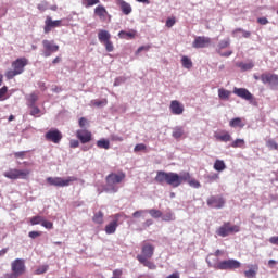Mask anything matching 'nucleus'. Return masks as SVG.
Returning a JSON list of instances; mask_svg holds the SVG:
<instances>
[{
    "instance_id": "nucleus-1",
    "label": "nucleus",
    "mask_w": 278,
    "mask_h": 278,
    "mask_svg": "<svg viewBox=\"0 0 278 278\" xmlns=\"http://www.w3.org/2000/svg\"><path fill=\"white\" fill-rule=\"evenodd\" d=\"M156 184H166L167 186H170L172 188H179V186L184 181H188L189 186L191 188H201V182L197 179H190V173H182L181 175L173 172H163L160 170L156 173L155 176Z\"/></svg>"
},
{
    "instance_id": "nucleus-2",
    "label": "nucleus",
    "mask_w": 278,
    "mask_h": 278,
    "mask_svg": "<svg viewBox=\"0 0 278 278\" xmlns=\"http://www.w3.org/2000/svg\"><path fill=\"white\" fill-rule=\"evenodd\" d=\"M127 175L125 172L111 173L105 177L106 185L104 186V192L109 194H116L118 192V184H123Z\"/></svg>"
},
{
    "instance_id": "nucleus-3",
    "label": "nucleus",
    "mask_w": 278,
    "mask_h": 278,
    "mask_svg": "<svg viewBox=\"0 0 278 278\" xmlns=\"http://www.w3.org/2000/svg\"><path fill=\"white\" fill-rule=\"evenodd\" d=\"M29 64L27 58H18L12 62V68L5 73L7 79H14L16 75H23L25 73V66Z\"/></svg>"
},
{
    "instance_id": "nucleus-4",
    "label": "nucleus",
    "mask_w": 278,
    "mask_h": 278,
    "mask_svg": "<svg viewBox=\"0 0 278 278\" xmlns=\"http://www.w3.org/2000/svg\"><path fill=\"white\" fill-rule=\"evenodd\" d=\"M239 231H240V226L231 225L230 222H225L220 227L216 229L215 233L220 238H227V236L239 233Z\"/></svg>"
},
{
    "instance_id": "nucleus-5",
    "label": "nucleus",
    "mask_w": 278,
    "mask_h": 278,
    "mask_svg": "<svg viewBox=\"0 0 278 278\" xmlns=\"http://www.w3.org/2000/svg\"><path fill=\"white\" fill-rule=\"evenodd\" d=\"M98 39L101 45L105 47L108 53H112L114 51V43L112 42V35L110 31L105 29H101L98 31Z\"/></svg>"
},
{
    "instance_id": "nucleus-6",
    "label": "nucleus",
    "mask_w": 278,
    "mask_h": 278,
    "mask_svg": "<svg viewBox=\"0 0 278 278\" xmlns=\"http://www.w3.org/2000/svg\"><path fill=\"white\" fill-rule=\"evenodd\" d=\"M242 264L233 258L222 261L213 266L216 270H236L240 268Z\"/></svg>"
},
{
    "instance_id": "nucleus-7",
    "label": "nucleus",
    "mask_w": 278,
    "mask_h": 278,
    "mask_svg": "<svg viewBox=\"0 0 278 278\" xmlns=\"http://www.w3.org/2000/svg\"><path fill=\"white\" fill-rule=\"evenodd\" d=\"M73 181H77V177L75 176H68L66 179H63L62 177H48L47 184L50 186H56L59 188H64L66 186H71Z\"/></svg>"
},
{
    "instance_id": "nucleus-8",
    "label": "nucleus",
    "mask_w": 278,
    "mask_h": 278,
    "mask_svg": "<svg viewBox=\"0 0 278 278\" xmlns=\"http://www.w3.org/2000/svg\"><path fill=\"white\" fill-rule=\"evenodd\" d=\"M31 172L28 169H9L7 172H4V177H7V179H27V177H29V174Z\"/></svg>"
},
{
    "instance_id": "nucleus-9",
    "label": "nucleus",
    "mask_w": 278,
    "mask_h": 278,
    "mask_svg": "<svg viewBox=\"0 0 278 278\" xmlns=\"http://www.w3.org/2000/svg\"><path fill=\"white\" fill-rule=\"evenodd\" d=\"M42 46H43V58H51V55H53V53H58V51H60V46L54 45V41H50L45 39L42 41Z\"/></svg>"
},
{
    "instance_id": "nucleus-10",
    "label": "nucleus",
    "mask_w": 278,
    "mask_h": 278,
    "mask_svg": "<svg viewBox=\"0 0 278 278\" xmlns=\"http://www.w3.org/2000/svg\"><path fill=\"white\" fill-rule=\"evenodd\" d=\"M11 270L12 273L17 274L18 277L25 275L27 267H25V260L16 258L11 263Z\"/></svg>"
},
{
    "instance_id": "nucleus-11",
    "label": "nucleus",
    "mask_w": 278,
    "mask_h": 278,
    "mask_svg": "<svg viewBox=\"0 0 278 278\" xmlns=\"http://www.w3.org/2000/svg\"><path fill=\"white\" fill-rule=\"evenodd\" d=\"M206 203L208 207H214L215 210H220L225 207V198L220 195H211Z\"/></svg>"
},
{
    "instance_id": "nucleus-12",
    "label": "nucleus",
    "mask_w": 278,
    "mask_h": 278,
    "mask_svg": "<svg viewBox=\"0 0 278 278\" xmlns=\"http://www.w3.org/2000/svg\"><path fill=\"white\" fill-rule=\"evenodd\" d=\"M210 45H212V39L205 36L195 37L192 42L193 49H205L206 47H210Z\"/></svg>"
},
{
    "instance_id": "nucleus-13",
    "label": "nucleus",
    "mask_w": 278,
    "mask_h": 278,
    "mask_svg": "<svg viewBox=\"0 0 278 278\" xmlns=\"http://www.w3.org/2000/svg\"><path fill=\"white\" fill-rule=\"evenodd\" d=\"M45 138L48 140V142L60 144L62 141V132L58 129H50L48 132H46Z\"/></svg>"
},
{
    "instance_id": "nucleus-14",
    "label": "nucleus",
    "mask_w": 278,
    "mask_h": 278,
    "mask_svg": "<svg viewBox=\"0 0 278 278\" xmlns=\"http://www.w3.org/2000/svg\"><path fill=\"white\" fill-rule=\"evenodd\" d=\"M155 253V245L151 243H146L141 248V254H138L137 257H143V260H151Z\"/></svg>"
},
{
    "instance_id": "nucleus-15",
    "label": "nucleus",
    "mask_w": 278,
    "mask_h": 278,
    "mask_svg": "<svg viewBox=\"0 0 278 278\" xmlns=\"http://www.w3.org/2000/svg\"><path fill=\"white\" fill-rule=\"evenodd\" d=\"M76 138L81 142V144H88L92 141V132L88 129H78L76 131Z\"/></svg>"
},
{
    "instance_id": "nucleus-16",
    "label": "nucleus",
    "mask_w": 278,
    "mask_h": 278,
    "mask_svg": "<svg viewBox=\"0 0 278 278\" xmlns=\"http://www.w3.org/2000/svg\"><path fill=\"white\" fill-rule=\"evenodd\" d=\"M261 81H262V84H269V86H271V88H275V86H278V75L270 74V73L262 74Z\"/></svg>"
},
{
    "instance_id": "nucleus-17",
    "label": "nucleus",
    "mask_w": 278,
    "mask_h": 278,
    "mask_svg": "<svg viewBox=\"0 0 278 278\" xmlns=\"http://www.w3.org/2000/svg\"><path fill=\"white\" fill-rule=\"evenodd\" d=\"M55 27H62V20L53 21L50 16H47L45 21V27H43L45 34H49L51 29Z\"/></svg>"
},
{
    "instance_id": "nucleus-18",
    "label": "nucleus",
    "mask_w": 278,
    "mask_h": 278,
    "mask_svg": "<svg viewBox=\"0 0 278 278\" xmlns=\"http://www.w3.org/2000/svg\"><path fill=\"white\" fill-rule=\"evenodd\" d=\"M233 94L240 97V99H244V101H253V93L249 91L247 88H233Z\"/></svg>"
},
{
    "instance_id": "nucleus-19",
    "label": "nucleus",
    "mask_w": 278,
    "mask_h": 278,
    "mask_svg": "<svg viewBox=\"0 0 278 278\" xmlns=\"http://www.w3.org/2000/svg\"><path fill=\"white\" fill-rule=\"evenodd\" d=\"M114 220L108 224L104 228V231L108 236H112V233H116V229H118V218H121V214L114 215Z\"/></svg>"
},
{
    "instance_id": "nucleus-20",
    "label": "nucleus",
    "mask_w": 278,
    "mask_h": 278,
    "mask_svg": "<svg viewBox=\"0 0 278 278\" xmlns=\"http://www.w3.org/2000/svg\"><path fill=\"white\" fill-rule=\"evenodd\" d=\"M169 110H170L172 114L179 116V115L184 114V104H181L177 100H173L170 102Z\"/></svg>"
},
{
    "instance_id": "nucleus-21",
    "label": "nucleus",
    "mask_w": 278,
    "mask_h": 278,
    "mask_svg": "<svg viewBox=\"0 0 278 278\" xmlns=\"http://www.w3.org/2000/svg\"><path fill=\"white\" fill-rule=\"evenodd\" d=\"M94 15L100 18V21H106L108 18V9L103 4H99L94 8Z\"/></svg>"
},
{
    "instance_id": "nucleus-22",
    "label": "nucleus",
    "mask_w": 278,
    "mask_h": 278,
    "mask_svg": "<svg viewBox=\"0 0 278 278\" xmlns=\"http://www.w3.org/2000/svg\"><path fill=\"white\" fill-rule=\"evenodd\" d=\"M137 260L139 263L142 264L146 268H149V270H155L157 268V265L151 261V258H144V256H137Z\"/></svg>"
},
{
    "instance_id": "nucleus-23",
    "label": "nucleus",
    "mask_w": 278,
    "mask_h": 278,
    "mask_svg": "<svg viewBox=\"0 0 278 278\" xmlns=\"http://www.w3.org/2000/svg\"><path fill=\"white\" fill-rule=\"evenodd\" d=\"M137 34L138 33L135 29H131L129 31L121 30L118 33V38H121L122 40H134Z\"/></svg>"
},
{
    "instance_id": "nucleus-24",
    "label": "nucleus",
    "mask_w": 278,
    "mask_h": 278,
    "mask_svg": "<svg viewBox=\"0 0 278 278\" xmlns=\"http://www.w3.org/2000/svg\"><path fill=\"white\" fill-rule=\"evenodd\" d=\"M117 4L119 5L123 14H125L126 16H129V13L132 12L131 4H129L125 0H117Z\"/></svg>"
},
{
    "instance_id": "nucleus-25",
    "label": "nucleus",
    "mask_w": 278,
    "mask_h": 278,
    "mask_svg": "<svg viewBox=\"0 0 278 278\" xmlns=\"http://www.w3.org/2000/svg\"><path fill=\"white\" fill-rule=\"evenodd\" d=\"M245 125L247 123H244V119L241 117H235L229 122V127H232L235 129L237 127H239V129H244Z\"/></svg>"
},
{
    "instance_id": "nucleus-26",
    "label": "nucleus",
    "mask_w": 278,
    "mask_h": 278,
    "mask_svg": "<svg viewBox=\"0 0 278 278\" xmlns=\"http://www.w3.org/2000/svg\"><path fill=\"white\" fill-rule=\"evenodd\" d=\"M258 270H260V266L251 265V268L249 270L244 271V277H247V278H255V277H257V271Z\"/></svg>"
},
{
    "instance_id": "nucleus-27",
    "label": "nucleus",
    "mask_w": 278,
    "mask_h": 278,
    "mask_svg": "<svg viewBox=\"0 0 278 278\" xmlns=\"http://www.w3.org/2000/svg\"><path fill=\"white\" fill-rule=\"evenodd\" d=\"M218 97H219V99H222V101H228V99L231 97V91H229L225 88H219Z\"/></svg>"
},
{
    "instance_id": "nucleus-28",
    "label": "nucleus",
    "mask_w": 278,
    "mask_h": 278,
    "mask_svg": "<svg viewBox=\"0 0 278 278\" xmlns=\"http://www.w3.org/2000/svg\"><path fill=\"white\" fill-rule=\"evenodd\" d=\"M213 168H214V170H217L218 173H223V170H225V168H227V165H225V161L216 160Z\"/></svg>"
},
{
    "instance_id": "nucleus-29",
    "label": "nucleus",
    "mask_w": 278,
    "mask_h": 278,
    "mask_svg": "<svg viewBox=\"0 0 278 278\" xmlns=\"http://www.w3.org/2000/svg\"><path fill=\"white\" fill-rule=\"evenodd\" d=\"M185 131H184V127L181 126H177L173 129V138H175V140H179V138H181L184 136Z\"/></svg>"
},
{
    "instance_id": "nucleus-30",
    "label": "nucleus",
    "mask_w": 278,
    "mask_h": 278,
    "mask_svg": "<svg viewBox=\"0 0 278 278\" xmlns=\"http://www.w3.org/2000/svg\"><path fill=\"white\" fill-rule=\"evenodd\" d=\"M238 34H242L243 38H251V31L244 30L242 28L232 30L233 38H238Z\"/></svg>"
},
{
    "instance_id": "nucleus-31",
    "label": "nucleus",
    "mask_w": 278,
    "mask_h": 278,
    "mask_svg": "<svg viewBox=\"0 0 278 278\" xmlns=\"http://www.w3.org/2000/svg\"><path fill=\"white\" fill-rule=\"evenodd\" d=\"M161 218H162V220H164L165 223H170V222H173V220L176 219L175 213H173V211H167V212H165V214L162 215Z\"/></svg>"
},
{
    "instance_id": "nucleus-32",
    "label": "nucleus",
    "mask_w": 278,
    "mask_h": 278,
    "mask_svg": "<svg viewBox=\"0 0 278 278\" xmlns=\"http://www.w3.org/2000/svg\"><path fill=\"white\" fill-rule=\"evenodd\" d=\"M216 140L219 142H231V135L229 132H225L224 135H215Z\"/></svg>"
},
{
    "instance_id": "nucleus-33",
    "label": "nucleus",
    "mask_w": 278,
    "mask_h": 278,
    "mask_svg": "<svg viewBox=\"0 0 278 278\" xmlns=\"http://www.w3.org/2000/svg\"><path fill=\"white\" fill-rule=\"evenodd\" d=\"M103 212L99 211L98 213H94L92 220L96 223V225H103Z\"/></svg>"
},
{
    "instance_id": "nucleus-34",
    "label": "nucleus",
    "mask_w": 278,
    "mask_h": 278,
    "mask_svg": "<svg viewBox=\"0 0 278 278\" xmlns=\"http://www.w3.org/2000/svg\"><path fill=\"white\" fill-rule=\"evenodd\" d=\"M146 212H148V214H150L152 218H162L163 216L162 211L157 208H150V210H147Z\"/></svg>"
},
{
    "instance_id": "nucleus-35",
    "label": "nucleus",
    "mask_w": 278,
    "mask_h": 278,
    "mask_svg": "<svg viewBox=\"0 0 278 278\" xmlns=\"http://www.w3.org/2000/svg\"><path fill=\"white\" fill-rule=\"evenodd\" d=\"M181 64H182V67L187 68L188 71H190V68H192V60L188 56L181 58Z\"/></svg>"
},
{
    "instance_id": "nucleus-36",
    "label": "nucleus",
    "mask_w": 278,
    "mask_h": 278,
    "mask_svg": "<svg viewBox=\"0 0 278 278\" xmlns=\"http://www.w3.org/2000/svg\"><path fill=\"white\" fill-rule=\"evenodd\" d=\"M98 149H110V140L108 139H100L97 141Z\"/></svg>"
},
{
    "instance_id": "nucleus-37",
    "label": "nucleus",
    "mask_w": 278,
    "mask_h": 278,
    "mask_svg": "<svg viewBox=\"0 0 278 278\" xmlns=\"http://www.w3.org/2000/svg\"><path fill=\"white\" fill-rule=\"evenodd\" d=\"M266 147L269 148L270 151H278V143L275 139H268L266 141Z\"/></svg>"
},
{
    "instance_id": "nucleus-38",
    "label": "nucleus",
    "mask_w": 278,
    "mask_h": 278,
    "mask_svg": "<svg viewBox=\"0 0 278 278\" xmlns=\"http://www.w3.org/2000/svg\"><path fill=\"white\" fill-rule=\"evenodd\" d=\"M27 101H28V108L36 105V102L38 101V94H36V93H30V94L28 96Z\"/></svg>"
},
{
    "instance_id": "nucleus-39",
    "label": "nucleus",
    "mask_w": 278,
    "mask_h": 278,
    "mask_svg": "<svg viewBox=\"0 0 278 278\" xmlns=\"http://www.w3.org/2000/svg\"><path fill=\"white\" fill-rule=\"evenodd\" d=\"M230 147H232V149H242V147H244V139H236L235 141H232Z\"/></svg>"
},
{
    "instance_id": "nucleus-40",
    "label": "nucleus",
    "mask_w": 278,
    "mask_h": 278,
    "mask_svg": "<svg viewBox=\"0 0 278 278\" xmlns=\"http://www.w3.org/2000/svg\"><path fill=\"white\" fill-rule=\"evenodd\" d=\"M92 105H94L96 108H103L105 105H108V99H102V100H93L91 101Z\"/></svg>"
},
{
    "instance_id": "nucleus-41",
    "label": "nucleus",
    "mask_w": 278,
    "mask_h": 278,
    "mask_svg": "<svg viewBox=\"0 0 278 278\" xmlns=\"http://www.w3.org/2000/svg\"><path fill=\"white\" fill-rule=\"evenodd\" d=\"M29 108H31V110H30V116H35V118H38V117H40V108H38V106H36V104L35 105H33V106H29Z\"/></svg>"
},
{
    "instance_id": "nucleus-42",
    "label": "nucleus",
    "mask_w": 278,
    "mask_h": 278,
    "mask_svg": "<svg viewBox=\"0 0 278 278\" xmlns=\"http://www.w3.org/2000/svg\"><path fill=\"white\" fill-rule=\"evenodd\" d=\"M98 3H100V0H83L85 8H92V5H98Z\"/></svg>"
},
{
    "instance_id": "nucleus-43",
    "label": "nucleus",
    "mask_w": 278,
    "mask_h": 278,
    "mask_svg": "<svg viewBox=\"0 0 278 278\" xmlns=\"http://www.w3.org/2000/svg\"><path fill=\"white\" fill-rule=\"evenodd\" d=\"M254 66L253 62L239 64V68H241V71H251Z\"/></svg>"
},
{
    "instance_id": "nucleus-44",
    "label": "nucleus",
    "mask_w": 278,
    "mask_h": 278,
    "mask_svg": "<svg viewBox=\"0 0 278 278\" xmlns=\"http://www.w3.org/2000/svg\"><path fill=\"white\" fill-rule=\"evenodd\" d=\"M229 45H230L229 39H224V40L219 41V43L217 46L218 47V51H220L223 49H227V47H229Z\"/></svg>"
},
{
    "instance_id": "nucleus-45",
    "label": "nucleus",
    "mask_w": 278,
    "mask_h": 278,
    "mask_svg": "<svg viewBox=\"0 0 278 278\" xmlns=\"http://www.w3.org/2000/svg\"><path fill=\"white\" fill-rule=\"evenodd\" d=\"M37 9L40 11V12H46V10H49V2H47L46 0H43L41 3H39L37 5Z\"/></svg>"
},
{
    "instance_id": "nucleus-46",
    "label": "nucleus",
    "mask_w": 278,
    "mask_h": 278,
    "mask_svg": "<svg viewBox=\"0 0 278 278\" xmlns=\"http://www.w3.org/2000/svg\"><path fill=\"white\" fill-rule=\"evenodd\" d=\"M42 216H34L30 218V225H42Z\"/></svg>"
},
{
    "instance_id": "nucleus-47",
    "label": "nucleus",
    "mask_w": 278,
    "mask_h": 278,
    "mask_svg": "<svg viewBox=\"0 0 278 278\" xmlns=\"http://www.w3.org/2000/svg\"><path fill=\"white\" fill-rule=\"evenodd\" d=\"M8 94V87L3 86L2 88H0V101H5V99H8V97H5Z\"/></svg>"
},
{
    "instance_id": "nucleus-48",
    "label": "nucleus",
    "mask_w": 278,
    "mask_h": 278,
    "mask_svg": "<svg viewBox=\"0 0 278 278\" xmlns=\"http://www.w3.org/2000/svg\"><path fill=\"white\" fill-rule=\"evenodd\" d=\"M47 270H49V265H43L40 266L36 269V275H45V273H47Z\"/></svg>"
},
{
    "instance_id": "nucleus-49",
    "label": "nucleus",
    "mask_w": 278,
    "mask_h": 278,
    "mask_svg": "<svg viewBox=\"0 0 278 278\" xmlns=\"http://www.w3.org/2000/svg\"><path fill=\"white\" fill-rule=\"evenodd\" d=\"M27 155V151H20L14 153L15 160H25V156Z\"/></svg>"
},
{
    "instance_id": "nucleus-50",
    "label": "nucleus",
    "mask_w": 278,
    "mask_h": 278,
    "mask_svg": "<svg viewBox=\"0 0 278 278\" xmlns=\"http://www.w3.org/2000/svg\"><path fill=\"white\" fill-rule=\"evenodd\" d=\"M135 153H138L140 151H147V146L144 143H138L134 148Z\"/></svg>"
},
{
    "instance_id": "nucleus-51",
    "label": "nucleus",
    "mask_w": 278,
    "mask_h": 278,
    "mask_svg": "<svg viewBox=\"0 0 278 278\" xmlns=\"http://www.w3.org/2000/svg\"><path fill=\"white\" fill-rule=\"evenodd\" d=\"M41 226L45 227L46 229H53V222L42 219Z\"/></svg>"
},
{
    "instance_id": "nucleus-52",
    "label": "nucleus",
    "mask_w": 278,
    "mask_h": 278,
    "mask_svg": "<svg viewBox=\"0 0 278 278\" xmlns=\"http://www.w3.org/2000/svg\"><path fill=\"white\" fill-rule=\"evenodd\" d=\"M149 49H151V46H149V45H148V46H141V47H139V48L137 49L136 55L142 53V51H149Z\"/></svg>"
},
{
    "instance_id": "nucleus-53",
    "label": "nucleus",
    "mask_w": 278,
    "mask_h": 278,
    "mask_svg": "<svg viewBox=\"0 0 278 278\" xmlns=\"http://www.w3.org/2000/svg\"><path fill=\"white\" fill-rule=\"evenodd\" d=\"M175 23H177L175 17H169V18L166 20V27L170 28L175 25Z\"/></svg>"
},
{
    "instance_id": "nucleus-54",
    "label": "nucleus",
    "mask_w": 278,
    "mask_h": 278,
    "mask_svg": "<svg viewBox=\"0 0 278 278\" xmlns=\"http://www.w3.org/2000/svg\"><path fill=\"white\" fill-rule=\"evenodd\" d=\"M42 233L40 231H30L28 233L29 238H31L33 240H35V238H40Z\"/></svg>"
},
{
    "instance_id": "nucleus-55",
    "label": "nucleus",
    "mask_w": 278,
    "mask_h": 278,
    "mask_svg": "<svg viewBox=\"0 0 278 278\" xmlns=\"http://www.w3.org/2000/svg\"><path fill=\"white\" fill-rule=\"evenodd\" d=\"M70 147L71 149H77V147H79V141L77 139H72L70 141Z\"/></svg>"
},
{
    "instance_id": "nucleus-56",
    "label": "nucleus",
    "mask_w": 278,
    "mask_h": 278,
    "mask_svg": "<svg viewBox=\"0 0 278 278\" xmlns=\"http://www.w3.org/2000/svg\"><path fill=\"white\" fill-rule=\"evenodd\" d=\"M144 212H147V211H144V210L136 211V212L132 213V217L134 218H140V216H142L144 214Z\"/></svg>"
},
{
    "instance_id": "nucleus-57",
    "label": "nucleus",
    "mask_w": 278,
    "mask_h": 278,
    "mask_svg": "<svg viewBox=\"0 0 278 278\" xmlns=\"http://www.w3.org/2000/svg\"><path fill=\"white\" fill-rule=\"evenodd\" d=\"M78 125L81 128L86 127V125H88V119H86V117H80Z\"/></svg>"
},
{
    "instance_id": "nucleus-58",
    "label": "nucleus",
    "mask_w": 278,
    "mask_h": 278,
    "mask_svg": "<svg viewBox=\"0 0 278 278\" xmlns=\"http://www.w3.org/2000/svg\"><path fill=\"white\" fill-rule=\"evenodd\" d=\"M113 277H117V278L123 277V269H114Z\"/></svg>"
},
{
    "instance_id": "nucleus-59",
    "label": "nucleus",
    "mask_w": 278,
    "mask_h": 278,
    "mask_svg": "<svg viewBox=\"0 0 278 278\" xmlns=\"http://www.w3.org/2000/svg\"><path fill=\"white\" fill-rule=\"evenodd\" d=\"M257 23L260 25H268V18H266V17H258L257 18Z\"/></svg>"
},
{
    "instance_id": "nucleus-60",
    "label": "nucleus",
    "mask_w": 278,
    "mask_h": 278,
    "mask_svg": "<svg viewBox=\"0 0 278 278\" xmlns=\"http://www.w3.org/2000/svg\"><path fill=\"white\" fill-rule=\"evenodd\" d=\"M218 53H219V55H220L222 58H229L230 55L233 54V51H227V52H224V53H222L220 51H218Z\"/></svg>"
},
{
    "instance_id": "nucleus-61",
    "label": "nucleus",
    "mask_w": 278,
    "mask_h": 278,
    "mask_svg": "<svg viewBox=\"0 0 278 278\" xmlns=\"http://www.w3.org/2000/svg\"><path fill=\"white\" fill-rule=\"evenodd\" d=\"M20 276L17 274H15L14 271H12L11 274H7L4 275V278H18Z\"/></svg>"
},
{
    "instance_id": "nucleus-62",
    "label": "nucleus",
    "mask_w": 278,
    "mask_h": 278,
    "mask_svg": "<svg viewBox=\"0 0 278 278\" xmlns=\"http://www.w3.org/2000/svg\"><path fill=\"white\" fill-rule=\"evenodd\" d=\"M208 179H210V181H216L217 179H219V176H218V174H213V175L208 176Z\"/></svg>"
},
{
    "instance_id": "nucleus-63",
    "label": "nucleus",
    "mask_w": 278,
    "mask_h": 278,
    "mask_svg": "<svg viewBox=\"0 0 278 278\" xmlns=\"http://www.w3.org/2000/svg\"><path fill=\"white\" fill-rule=\"evenodd\" d=\"M151 225H153V219H147V220L143 223V227H151Z\"/></svg>"
},
{
    "instance_id": "nucleus-64",
    "label": "nucleus",
    "mask_w": 278,
    "mask_h": 278,
    "mask_svg": "<svg viewBox=\"0 0 278 278\" xmlns=\"http://www.w3.org/2000/svg\"><path fill=\"white\" fill-rule=\"evenodd\" d=\"M166 278H180L179 271H175L172 275L167 276Z\"/></svg>"
}]
</instances>
